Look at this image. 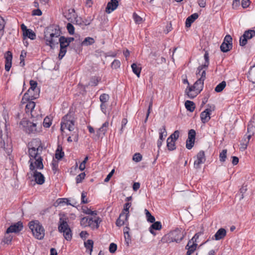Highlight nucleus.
Wrapping results in <instances>:
<instances>
[{"instance_id": "nucleus-3", "label": "nucleus", "mask_w": 255, "mask_h": 255, "mask_svg": "<svg viewBox=\"0 0 255 255\" xmlns=\"http://www.w3.org/2000/svg\"><path fill=\"white\" fill-rule=\"evenodd\" d=\"M67 219L60 218L58 223V231L63 233L65 240L68 241L71 240L72 238V232L67 221Z\"/></svg>"}, {"instance_id": "nucleus-27", "label": "nucleus", "mask_w": 255, "mask_h": 255, "mask_svg": "<svg viewBox=\"0 0 255 255\" xmlns=\"http://www.w3.org/2000/svg\"><path fill=\"white\" fill-rule=\"evenodd\" d=\"M128 220H125V213L122 212L120 214L119 217L116 221V224L118 227H121L125 224Z\"/></svg>"}, {"instance_id": "nucleus-15", "label": "nucleus", "mask_w": 255, "mask_h": 255, "mask_svg": "<svg viewBox=\"0 0 255 255\" xmlns=\"http://www.w3.org/2000/svg\"><path fill=\"white\" fill-rule=\"evenodd\" d=\"M30 87L28 91L24 94V99L28 97L29 95H31V93L35 92H40V89L38 88H37V83L36 81L34 80L30 81Z\"/></svg>"}, {"instance_id": "nucleus-56", "label": "nucleus", "mask_w": 255, "mask_h": 255, "mask_svg": "<svg viewBox=\"0 0 255 255\" xmlns=\"http://www.w3.org/2000/svg\"><path fill=\"white\" fill-rule=\"evenodd\" d=\"M133 18L136 23H140L142 21V18L135 12L133 13Z\"/></svg>"}, {"instance_id": "nucleus-6", "label": "nucleus", "mask_w": 255, "mask_h": 255, "mask_svg": "<svg viewBox=\"0 0 255 255\" xmlns=\"http://www.w3.org/2000/svg\"><path fill=\"white\" fill-rule=\"evenodd\" d=\"M71 114L72 113L69 111L67 114L62 118L60 128L62 131L65 128L68 129L69 131H73L74 130L75 121L73 120V118H72Z\"/></svg>"}, {"instance_id": "nucleus-45", "label": "nucleus", "mask_w": 255, "mask_h": 255, "mask_svg": "<svg viewBox=\"0 0 255 255\" xmlns=\"http://www.w3.org/2000/svg\"><path fill=\"white\" fill-rule=\"evenodd\" d=\"M227 149H223L219 154L220 161L221 162H225L227 158Z\"/></svg>"}, {"instance_id": "nucleus-55", "label": "nucleus", "mask_w": 255, "mask_h": 255, "mask_svg": "<svg viewBox=\"0 0 255 255\" xmlns=\"http://www.w3.org/2000/svg\"><path fill=\"white\" fill-rule=\"evenodd\" d=\"M142 156L140 153H135V154H134V155L132 157V159L134 161H135L136 162H138L142 160Z\"/></svg>"}, {"instance_id": "nucleus-51", "label": "nucleus", "mask_w": 255, "mask_h": 255, "mask_svg": "<svg viewBox=\"0 0 255 255\" xmlns=\"http://www.w3.org/2000/svg\"><path fill=\"white\" fill-rule=\"evenodd\" d=\"M179 131L178 130H176L174 131L173 133H172L168 137L170 138L171 139L176 141L179 136Z\"/></svg>"}, {"instance_id": "nucleus-20", "label": "nucleus", "mask_w": 255, "mask_h": 255, "mask_svg": "<svg viewBox=\"0 0 255 255\" xmlns=\"http://www.w3.org/2000/svg\"><path fill=\"white\" fill-rule=\"evenodd\" d=\"M109 122L108 121L105 122L97 131V135L99 136H103L104 135L107 131V129L109 126Z\"/></svg>"}, {"instance_id": "nucleus-11", "label": "nucleus", "mask_w": 255, "mask_h": 255, "mask_svg": "<svg viewBox=\"0 0 255 255\" xmlns=\"http://www.w3.org/2000/svg\"><path fill=\"white\" fill-rule=\"evenodd\" d=\"M248 133L249 134L247 136V138L248 139L247 142L245 144V147L246 148L247 146V143L249 142L250 139L255 133V115H254L253 117L250 120L248 126Z\"/></svg>"}, {"instance_id": "nucleus-42", "label": "nucleus", "mask_w": 255, "mask_h": 255, "mask_svg": "<svg viewBox=\"0 0 255 255\" xmlns=\"http://www.w3.org/2000/svg\"><path fill=\"white\" fill-rule=\"evenodd\" d=\"M226 86V83L225 81H222L220 83H219L215 88V91L219 93L222 92L223 89L225 88Z\"/></svg>"}, {"instance_id": "nucleus-19", "label": "nucleus", "mask_w": 255, "mask_h": 255, "mask_svg": "<svg viewBox=\"0 0 255 255\" xmlns=\"http://www.w3.org/2000/svg\"><path fill=\"white\" fill-rule=\"evenodd\" d=\"M211 112L212 111L210 109H206L204 111L201 113L200 118L203 123H206L210 120Z\"/></svg>"}, {"instance_id": "nucleus-38", "label": "nucleus", "mask_w": 255, "mask_h": 255, "mask_svg": "<svg viewBox=\"0 0 255 255\" xmlns=\"http://www.w3.org/2000/svg\"><path fill=\"white\" fill-rule=\"evenodd\" d=\"M93 244L94 242L92 240H88L86 242H84L85 247L87 250H89L90 251V254H91L93 251Z\"/></svg>"}, {"instance_id": "nucleus-28", "label": "nucleus", "mask_w": 255, "mask_h": 255, "mask_svg": "<svg viewBox=\"0 0 255 255\" xmlns=\"http://www.w3.org/2000/svg\"><path fill=\"white\" fill-rule=\"evenodd\" d=\"M249 80L253 83H255V65L252 67L248 75Z\"/></svg>"}, {"instance_id": "nucleus-25", "label": "nucleus", "mask_w": 255, "mask_h": 255, "mask_svg": "<svg viewBox=\"0 0 255 255\" xmlns=\"http://www.w3.org/2000/svg\"><path fill=\"white\" fill-rule=\"evenodd\" d=\"M101 222L100 218L98 217L96 219L93 220L92 218H90L89 220V225L92 229H98L99 227V224Z\"/></svg>"}, {"instance_id": "nucleus-64", "label": "nucleus", "mask_w": 255, "mask_h": 255, "mask_svg": "<svg viewBox=\"0 0 255 255\" xmlns=\"http://www.w3.org/2000/svg\"><path fill=\"white\" fill-rule=\"evenodd\" d=\"M77 14L75 13V10L74 8H70L68 9V19L72 17H75Z\"/></svg>"}, {"instance_id": "nucleus-26", "label": "nucleus", "mask_w": 255, "mask_h": 255, "mask_svg": "<svg viewBox=\"0 0 255 255\" xmlns=\"http://www.w3.org/2000/svg\"><path fill=\"white\" fill-rule=\"evenodd\" d=\"M35 106V103L32 100L27 101V103L25 107V111L26 113L30 112L32 117H34L32 112Z\"/></svg>"}, {"instance_id": "nucleus-9", "label": "nucleus", "mask_w": 255, "mask_h": 255, "mask_svg": "<svg viewBox=\"0 0 255 255\" xmlns=\"http://www.w3.org/2000/svg\"><path fill=\"white\" fill-rule=\"evenodd\" d=\"M255 36V30L249 29L246 30L243 35L240 38V45L241 46H245L248 42V39H250Z\"/></svg>"}, {"instance_id": "nucleus-37", "label": "nucleus", "mask_w": 255, "mask_h": 255, "mask_svg": "<svg viewBox=\"0 0 255 255\" xmlns=\"http://www.w3.org/2000/svg\"><path fill=\"white\" fill-rule=\"evenodd\" d=\"M131 203L130 202L126 203L124 206V210L122 212L125 213V220H128L129 216V208L130 207Z\"/></svg>"}, {"instance_id": "nucleus-13", "label": "nucleus", "mask_w": 255, "mask_h": 255, "mask_svg": "<svg viewBox=\"0 0 255 255\" xmlns=\"http://www.w3.org/2000/svg\"><path fill=\"white\" fill-rule=\"evenodd\" d=\"M197 160L194 161V166L195 168H200V165L205 162L206 160L205 152L203 150L200 151L197 154Z\"/></svg>"}, {"instance_id": "nucleus-17", "label": "nucleus", "mask_w": 255, "mask_h": 255, "mask_svg": "<svg viewBox=\"0 0 255 255\" xmlns=\"http://www.w3.org/2000/svg\"><path fill=\"white\" fill-rule=\"evenodd\" d=\"M31 175H32L34 178V180L36 183L39 185H42L44 183L45 178L43 175L40 172L37 170L32 171Z\"/></svg>"}, {"instance_id": "nucleus-60", "label": "nucleus", "mask_w": 255, "mask_h": 255, "mask_svg": "<svg viewBox=\"0 0 255 255\" xmlns=\"http://www.w3.org/2000/svg\"><path fill=\"white\" fill-rule=\"evenodd\" d=\"M90 218L88 217H85L81 219V224L84 226H87L89 225V220H90Z\"/></svg>"}, {"instance_id": "nucleus-1", "label": "nucleus", "mask_w": 255, "mask_h": 255, "mask_svg": "<svg viewBox=\"0 0 255 255\" xmlns=\"http://www.w3.org/2000/svg\"><path fill=\"white\" fill-rule=\"evenodd\" d=\"M44 39L46 41V44L50 47L51 49H54L55 45L59 43L58 39L60 37V31L59 29L53 27H49L44 32Z\"/></svg>"}, {"instance_id": "nucleus-31", "label": "nucleus", "mask_w": 255, "mask_h": 255, "mask_svg": "<svg viewBox=\"0 0 255 255\" xmlns=\"http://www.w3.org/2000/svg\"><path fill=\"white\" fill-rule=\"evenodd\" d=\"M203 86L204 81L199 78L194 84V88H196V91H198V93H200L203 90Z\"/></svg>"}, {"instance_id": "nucleus-44", "label": "nucleus", "mask_w": 255, "mask_h": 255, "mask_svg": "<svg viewBox=\"0 0 255 255\" xmlns=\"http://www.w3.org/2000/svg\"><path fill=\"white\" fill-rule=\"evenodd\" d=\"M159 138L163 140L164 136L165 137L167 135V132L165 128V126H163L162 128L159 129Z\"/></svg>"}, {"instance_id": "nucleus-18", "label": "nucleus", "mask_w": 255, "mask_h": 255, "mask_svg": "<svg viewBox=\"0 0 255 255\" xmlns=\"http://www.w3.org/2000/svg\"><path fill=\"white\" fill-rule=\"evenodd\" d=\"M119 5V2L118 0H111L109 1L106 8V11L110 13L114 10H115Z\"/></svg>"}, {"instance_id": "nucleus-4", "label": "nucleus", "mask_w": 255, "mask_h": 255, "mask_svg": "<svg viewBox=\"0 0 255 255\" xmlns=\"http://www.w3.org/2000/svg\"><path fill=\"white\" fill-rule=\"evenodd\" d=\"M29 228L33 235L38 240H42L44 237V229L38 221H32L28 223Z\"/></svg>"}, {"instance_id": "nucleus-16", "label": "nucleus", "mask_w": 255, "mask_h": 255, "mask_svg": "<svg viewBox=\"0 0 255 255\" xmlns=\"http://www.w3.org/2000/svg\"><path fill=\"white\" fill-rule=\"evenodd\" d=\"M5 70L8 72L11 67L12 54L10 51H7L5 54Z\"/></svg>"}, {"instance_id": "nucleus-33", "label": "nucleus", "mask_w": 255, "mask_h": 255, "mask_svg": "<svg viewBox=\"0 0 255 255\" xmlns=\"http://www.w3.org/2000/svg\"><path fill=\"white\" fill-rule=\"evenodd\" d=\"M132 72L137 76L138 78L140 77L141 68L139 65L135 63H133L131 66Z\"/></svg>"}, {"instance_id": "nucleus-12", "label": "nucleus", "mask_w": 255, "mask_h": 255, "mask_svg": "<svg viewBox=\"0 0 255 255\" xmlns=\"http://www.w3.org/2000/svg\"><path fill=\"white\" fill-rule=\"evenodd\" d=\"M20 27L23 32L24 39L28 38L31 40H34L36 38V34L32 29H28L23 23L21 25Z\"/></svg>"}, {"instance_id": "nucleus-10", "label": "nucleus", "mask_w": 255, "mask_h": 255, "mask_svg": "<svg viewBox=\"0 0 255 255\" xmlns=\"http://www.w3.org/2000/svg\"><path fill=\"white\" fill-rule=\"evenodd\" d=\"M196 136V131L191 129L188 131V138L186 142V147L188 149H191L194 146Z\"/></svg>"}, {"instance_id": "nucleus-50", "label": "nucleus", "mask_w": 255, "mask_h": 255, "mask_svg": "<svg viewBox=\"0 0 255 255\" xmlns=\"http://www.w3.org/2000/svg\"><path fill=\"white\" fill-rule=\"evenodd\" d=\"M204 57L205 59V64L203 65V66H204L205 68H207L209 65V53L207 51H206Z\"/></svg>"}, {"instance_id": "nucleus-8", "label": "nucleus", "mask_w": 255, "mask_h": 255, "mask_svg": "<svg viewBox=\"0 0 255 255\" xmlns=\"http://www.w3.org/2000/svg\"><path fill=\"white\" fill-rule=\"evenodd\" d=\"M60 44V51L58 58L60 60L65 55L67 52V47L69 45V43H67L66 37L64 36H60L58 39Z\"/></svg>"}, {"instance_id": "nucleus-40", "label": "nucleus", "mask_w": 255, "mask_h": 255, "mask_svg": "<svg viewBox=\"0 0 255 255\" xmlns=\"http://www.w3.org/2000/svg\"><path fill=\"white\" fill-rule=\"evenodd\" d=\"M101 79L98 77H92L89 82V85L91 86H96L99 82L101 81Z\"/></svg>"}, {"instance_id": "nucleus-34", "label": "nucleus", "mask_w": 255, "mask_h": 255, "mask_svg": "<svg viewBox=\"0 0 255 255\" xmlns=\"http://www.w3.org/2000/svg\"><path fill=\"white\" fill-rule=\"evenodd\" d=\"M185 106L186 109L190 112H193L195 108V105L194 103L189 100L185 102Z\"/></svg>"}, {"instance_id": "nucleus-24", "label": "nucleus", "mask_w": 255, "mask_h": 255, "mask_svg": "<svg viewBox=\"0 0 255 255\" xmlns=\"http://www.w3.org/2000/svg\"><path fill=\"white\" fill-rule=\"evenodd\" d=\"M199 15L197 13H194L188 16L186 19L185 25L187 27L191 26V24L198 18Z\"/></svg>"}, {"instance_id": "nucleus-14", "label": "nucleus", "mask_w": 255, "mask_h": 255, "mask_svg": "<svg viewBox=\"0 0 255 255\" xmlns=\"http://www.w3.org/2000/svg\"><path fill=\"white\" fill-rule=\"evenodd\" d=\"M23 224L21 221H19L10 225L6 230V233H18L23 229Z\"/></svg>"}, {"instance_id": "nucleus-2", "label": "nucleus", "mask_w": 255, "mask_h": 255, "mask_svg": "<svg viewBox=\"0 0 255 255\" xmlns=\"http://www.w3.org/2000/svg\"><path fill=\"white\" fill-rule=\"evenodd\" d=\"M185 233L181 229H176L169 234L163 236L161 241L162 243H170L171 242L180 243L184 238Z\"/></svg>"}, {"instance_id": "nucleus-48", "label": "nucleus", "mask_w": 255, "mask_h": 255, "mask_svg": "<svg viewBox=\"0 0 255 255\" xmlns=\"http://www.w3.org/2000/svg\"><path fill=\"white\" fill-rule=\"evenodd\" d=\"M86 176L85 172H82L78 175L76 177V183L78 184L82 182V180L85 178Z\"/></svg>"}, {"instance_id": "nucleus-58", "label": "nucleus", "mask_w": 255, "mask_h": 255, "mask_svg": "<svg viewBox=\"0 0 255 255\" xmlns=\"http://www.w3.org/2000/svg\"><path fill=\"white\" fill-rule=\"evenodd\" d=\"M121 62L119 60L115 59L112 63L111 67L113 69H117L120 67Z\"/></svg>"}, {"instance_id": "nucleus-30", "label": "nucleus", "mask_w": 255, "mask_h": 255, "mask_svg": "<svg viewBox=\"0 0 255 255\" xmlns=\"http://www.w3.org/2000/svg\"><path fill=\"white\" fill-rule=\"evenodd\" d=\"M176 141L171 139L169 137H168L166 140L167 142V147L169 151H173L176 149V145H175Z\"/></svg>"}, {"instance_id": "nucleus-22", "label": "nucleus", "mask_w": 255, "mask_h": 255, "mask_svg": "<svg viewBox=\"0 0 255 255\" xmlns=\"http://www.w3.org/2000/svg\"><path fill=\"white\" fill-rule=\"evenodd\" d=\"M37 124L34 123L33 122H30V124H29L28 127L26 128V129H24L27 133H35L38 132H39L40 130H38L37 129L36 127Z\"/></svg>"}, {"instance_id": "nucleus-54", "label": "nucleus", "mask_w": 255, "mask_h": 255, "mask_svg": "<svg viewBox=\"0 0 255 255\" xmlns=\"http://www.w3.org/2000/svg\"><path fill=\"white\" fill-rule=\"evenodd\" d=\"M66 28L70 34L73 35L74 34L75 28L71 23H68L67 24Z\"/></svg>"}, {"instance_id": "nucleus-61", "label": "nucleus", "mask_w": 255, "mask_h": 255, "mask_svg": "<svg viewBox=\"0 0 255 255\" xmlns=\"http://www.w3.org/2000/svg\"><path fill=\"white\" fill-rule=\"evenodd\" d=\"M93 20V18H92L91 17V16H88L86 18L84 19V20L83 19V25H84L85 26L89 25L91 24V23L92 22Z\"/></svg>"}, {"instance_id": "nucleus-36", "label": "nucleus", "mask_w": 255, "mask_h": 255, "mask_svg": "<svg viewBox=\"0 0 255 255\" xmlns=\"http://www.w3.org/2000/svg\"><path fill=\"white\" fill-rule=\"evenodd\" d=\"M9 233H6L4 235V236L2 240V242L4 243V244L9 245L11 244L12 239L13 237L9 234Z\"/></svg>"}, {"instance_id": "nucleus-43", "label": "nucleus", "mask_w": 255, "mask_h": 255, "mask_svg": "<svg viewBox=\"0 0 255 255\" xmlns=\"http://www.w3.org/2000/svg\"><path fill=\"white\" fill-rule=\"evenodd\" d=\"M248 190L247 186L245 185L244 184L242 186L240 190V193H238V196L240 197V200H242L244 197V194L246 193Z\"/></svg>"}, {"instance_id": "nucleus-49", "label": "nucleus", "mask_w": 255, "mask_h": 255, "mask_svg": "<svg viewBox=\"0 0 255 255\" xmlns=\"http://www.w3.org/2000/svg\"><path fill=\"white\" fill-rule=\"evenodd\" d=\"M4 137H3V134H2V130H0V148L4 149L5 148V141Z\"/></svg>"}, {"instance_id": "nucleus-21", "label": "nucleus", "mask_w": 255, "mask_h": 255, "mask_svg": "<svg viewBox=\"0 0 255 255\" xmlns=\"http://www.w3.org/2000/svg\"><path fill=\"white\" fill-rule=\"evenodd\" d=\"M152 223V224L149 228V231L151 234L155 235V233L154 230H160L162 228V225L159 221H154V222Z\"/></svg>"}, {"instance_id": "nucleus-23", "label": "nucleus", "mask_w": 255, "mask_h": 255, "mask_svg": "<svg viewBox=\"0 0 255 255\" xmlns=\"http://www.w3.org/2000/svg\"><path fill=\"white\" fill-rule=\"evenodd\" d=\"M226 235V231L223 228H220L219 229L215 235L214 238L213 239L215 240H220L223 239Z\"/></svg>"}, {"instance_id": "nucleus-7", "label": "nucleus", "mask_w": 255, "mask_h": 255, "mask_svg": "<svg viewBox=\"0 0 255 255\" xmlns=\"http://www.w3.org/2000/svg\"><path fill=\"white\" fill-rule=\"evenodd\" d=\"M42 161L43 158L41 156L38 157V158L33 159L31 158L28 161L30 163V170L31 171H34V170H36V169H43L44 166Z\"/></svg>"}, {"instance_id": "nucleus-32", "label": "nucleus", "mask_w": 255, "mask_h": 255, "mask_svg": "<svg viewBox=\"0 0 255 255\" xmlns=\"http://www.w3.org/2000/svg\"><path fill=\"white\" fill-rule=\"evenodd\" d=\"M233 47V43L227 44L223 42L220 46V49L223 52H227L230 51Z\"/></svg>"}, {"instance_id": "nucleus-53", "label": "nucleus", "mask_w": 255, "mask_h": 255, "mask_svg": "<svg viewBox=\"0 0 255 255\" xmlns=\"http://www.w3.org/2000/svg\"><path fill=\"white\" fill-rule=\"evenodd\" d=\"M58 162L55 160H53L51 163V168L54 174L56 173L58 170Z\"/></svg>"}, {"instance_id": "nucleus-29", "label": "nucleus", "mask_w": 255, "mask_h": 255, "mask_svg": "<svg viewBox=\"0 0 255 255\" xmlns=\"http://www.w3.org/2000/svg\"><path fill=\"white\" fill-rule=\"evenodd\" d=\"M64 156V152L63 151L62 147L60 145H58L56 150L55 157L58 160H61Z\"/></svg>"}, {"instance_id": "nucleus-5", "label": "nucleus", "mask_w": 255, "mask_h": 255, "mask_svg": "<svg viewBox=\"0 0 255 255\" xmlns=\"http://www.w3.org/2000/svg\"><path fill=\"white\" fill-rule=\"evenodd\" d=\"M30 146L28 149V153L30 157V159H36L38 157H40V153L39 151H41L42 150V146H41V143L39 139H35L32 141L30 144Z\"/></svg>"}, {"instance_id": "nucleus-35", "label": "nucleus", "mask_w": 255, "mask_h": 255, "mask_svg": "<svg viewBox=\"0 0 255 255\" xmlns=\"http://www.w3.org/2000/svg\"><path fill=\"white\" fill-rule=\"evenodd\" d=\"M95 43V40L93 38L91 37H86L84 40L82 42L81 45L82 46H88L92 45Z\"/></svg>"}, {"instance_id": "nucleus-62", "label": "nucleus", "mask_w": 255, "mask_h": 255, "mask_svg": "<svg viewBox=\"0 0 255 255\" xmlns=\"http://www.w3.org/2000/svg\"><path fill=\"white\" fill-rule=\"evenodd\" d=\"M88 160V157L86 156L84 160L81 163L79 166V169L81 171H83L85 169V164Z\"/></svg>"}, {"instance_id": "nucleus-39", "label": "nucleus", "mask_w": 255, "mask_h": 255, "mask_svg": "<svg viewBox=\"0 0 255 255\" xmlns=\"http://www.w3.org/2000/svg\"><path fill=\"white\" fill-rule=\"evenodd\" d=\"M31 95H28L29 96L24 99V96H23V100H25L26 101L33 100L37 99L39 96V92H32L31 93Z\"/></svg>"}, {"instance_id": "nucleus-63", "label": "nucleus", "mask_w": 255, "mask_h": 255, "mask_svg": "<svg viewBox=\"0 0 255 255\" xmlns=\"http://www.w3.org/2000/svg\"><path fill=\"white\" fill-rule=\"evenodd\" d=\"M117 249V245L112 243L110 245L109 251L111 253H114Z\"/></svg>"}, {"instance_id": "nucleus-52", "label": "nucleus", "mask_w": 255, "mask_h": 255, "mask_svg": "<svg viewBox=\"0 0 255 255\" xmlns=\"http://www.w3.org/2000/svg\"><path fill=\"white\" fill-rule=\"evenodd\" d=\"M29 124H30V122L26 119H23L20 122V125L23 127L24 129H26Z\"/></svg>"}, {"instance_id": "nucleus-46", "label": "nucleus", "mask_w": 255, "mask_h": 255, "mask_svg": "<svg viewBox=\"0 0 255 255\" xmlns=\"http://www.w3.org/2000/svg\"><path fill=\"white\" fill-rule=\"evenodd\" d=\"M110 97L108 94H102L100 96V101L102 103H106L109 100Z\"/></svg>"}, {"instance_id": "nucleus-59", "label": "nucleus", "mask_w": 255, "mask_h": 255, "mask_svg": "<svg viewBox=\"0 0 255 255\" xmlns=\"http://www.w3.org/2000/svg\"><path fill=\"white\" fill-rule=\"evenodd\" d=\"M87 193L86 192H82L81 194V203L83 204H86L88 202V199L87 198Z\"/></svg>"}, {"instance_id": "nucleus-41", "label": "nucleus", "mask_w": 255, "mask_h": 255, "mask_svg": "<svg viewBox=\"0 0 255 255\" xmlns=\"http://www.w3.org/2000/svg\"><path fill=\"white\" fill-rule=\"evenodd\" d=\"M145 214L146 215L147 221L149 223H153L154 222L155 219L153 216H152L151 213L149 212L148 210L145 209L144 210Z\"/></svg>"}, {"instance_id": "nucleus-57", "label": "nucleus", "mask_w": 255, "mask_h": 255, "mask_svg": "<svg viewBox=\"0 0 255 255\" xmlns=\"http://www.w3.org/2000/svg\"><path fill=\"white\" fill-rule=\"evenodd\" d=\"M75 19V24L79 25H82L83 24V19L81 17H78L77 15H76L75 17H74Z\"/></svg>"}, {"instance_id": "nucleus-47", "label": "nucleus", "mask_w": 255, "mask_h": 255, "mask_svg": "<svg viewBox=\"0 0 255 255\" xmlns=\"http://www.w3.org/2000/svg\"><path fill=\"white\" fill-rule=\"evenodd\" d=\"M52 124L51 120L50 118L46 117L44 118L43 122V127L45 128H49Z\"/></svg>"}]
</instances>
